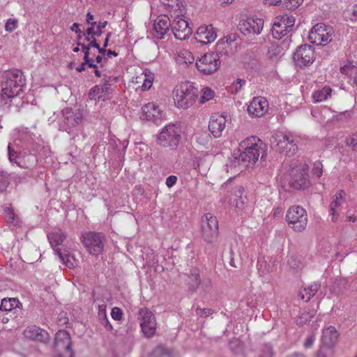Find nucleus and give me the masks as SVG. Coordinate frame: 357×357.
Segmentation results:
<instances>
[{"label": "nucleus", "mask_w": 357, "mask_h": 357, "mask_svg": "<svg viewBox=\"0 0 357 357\" xmlns=\"http://www.w3.org/2000/svg\"><path fill=\"white\" fill-rule=\"evenodd\" d=\"M110 84L107 82L102 85H96L89 93V98L91 100H96L106 98V96L110 93Z\"/></svg>", "instance_id": "24"}, {"label": "nucleus", "mask_w": 357, "mask_h": 357, "mask_svg": "<svg viewBox=\"0 0 357 357\" xmlns=\"http://www.w3.org/2000/svg\"><path fill=\"white\" fill-rule=\"evenodd\" d=\"M180 108L188 109L195 102L199 91L194 83L184 82L180 84Z\"/></svg>", "instance_id": "11"}, {"label": "nucleus", "mask_w": 357, "mask_h": 357, "mask_svg": "<svg viewBox=\"0 0 357 357\" xmlns=\"http://www.w3.org/2000/svg\"><path fill=\"white\" fill-rule=\"evenodd\" d=\"M226 117L224 115L214 114L211 116L208 129L214 136L218 138L222 135V132L225 128Z\"/></svg>", "instance_id": "20"}, {"label": "nucleus", "mask_w": 357, "mask_h": 357, "mask_svg": "<svg viewBox=\"0 0 357 357\" xmlns=\"http://www.w3.org/2000/svg\"><path fill=\"white\" fill-rule=\"evenodd\" d=\"M264 20L261 18H247L239 22L238 29L245 36L252 37L261 33Z\"/></svg>", "instance_id": "14"}, {"label": "nucleus", "mask_w": 357, "mask_h": 357, "mask_svg": "<svg viewBox=\"0 0 357 357\" xmlns=\"http://www.w3.org/2000/svg\"><path fill=\"white\" fill-rule=\"evenodd\" d=\"M268 101L261 97L254 98L248 107V112L255 117L263 116L268 110Z\"/></svg>", "instance_id": "19"}, {"label": "nucleus", "mask_w": 357, "mask_h": 357, "mask_svg": "<svg viewBox=\"0 0 357 357\" xmlns=\"http://www.w3.org/2000/svg\"><path fill=\"white\" fill-rule=\"evenodd\" d=\"M345 196L344 191L339 190L333 197L330 204L329 215L331 216L333 222H336L339 219L343 205L345 204Z\"/></svg>", "instance_id": "17"}, {"label": "nucleus", "mask_w": 357, "mask_h": 357, "mask_svg": "<svg viewBox=\"0 0 357 357\" xmlns=\"http://www.w3.org/2000/svg\"><path fill=\"white\" fill-rule=\"evenodd\" d=\"M243 188L242 186H238L236 188L234 192V202H235L236 206L239 209H243L246 204V196H243Z\"/></svg>", "instance_id": "34"}, {"label": "nucleus", "mask_w": 357, "mask_h": 357, "mask_svg": "<svg viewBox=\"0 0 357 357\" xmlns=\"http://www.w3.org/2000/svg\"><path fill=\"white\" fill-rule=\"evenodd\" d=\"M347 287V281L342 278H336L332 286L331 287V291L335 295L339 296L343 293V291Z\"/></svg>", "instance_id": "35"}, {"label": "nucleus", "mask_w": 357, "mask_h": 357, "mask_svg": "<svg viewBox=\"0 0 357 357\" xmlns=\"http://www.w3.org/2000/svg\"><path fill=\"white\" fill-rule=\"evenodd\" d=\"M353 112L351 110H346L342 112L337 113L334 116L337 121H347L352 116Z\"/></svg>", "instance_id": "47"}, {"label": "nucleus", "mask_w": 357, "mask_h": 357, "mask_svg": "<svg viewBox=\"0 0 357 357\" xmlns=\"http://www.w3.org/2000/svg\"><path fill=\"white\" fill-rule=\"evenodd\" d=\"M152 86V78H144V83L142 86L143 91L148 90Z\"/></svg>", "instance_id": "61"}, {"label": "nucleus", "mask_w": 357, "mask_h": 357, "mask_svg": "<svg viewBox=\"0 0 357 357\" xmlns=\"http://www.w3.org/2000/svg\"><path fill=\"white\" fill-rule=\"evenodd\" d=\"M9 184L8 174L6 172H0V192L6 190Z\"/></svg>", "instance_id": "44"}, {"label": "nucleus", "mask_w": 357, "mask_h": 357, "mask_svg": "<svg viewBox=\"0 0 357 357\" xmlns=\"http://www.w3.org/2000/svg\"><path fill=\"white\" fill-rule=\"evenodd\" d=\"M150 357H174L173 351L162 345H158L153 349Z\"/></svg>", "instance_id": "37"}, {"label": "nucleus", "mask_w": 357, "mask_h": 357, "mask_svg": "<svg viewBox=\"0 0 357 357\" xmlns=\"http://www.w3.org/2000/svg\"><path fill=\"white\" fill-rule=\"evenodd\" d=\"M289 184L296 190H303L310 185L308 167L303 163H298L291 167L289 172Z\"/></svg>", "instance_id": "3"}, {"label": "nucleus", "mask_w": 357, "mask_h": 357, "mask_svg": "<svg viewBox=\"0 0 357 357\" xmlns=\"http://www.w3.org/2000/svg\"><path fill=\"white\" fill-rule=\"evenodd\" d=\"M13 97H8L3 93L0 94V112L4 110L5 107L8 104L9 100Z\"/></svg>", "instance_id": "54"}, {"label": "nucleus", "mask_w": 357, "mask_h": 357, "mask_svg": "<svg viewBox=\"0 0 357 357\" xmlns=\"http://www.w3.org/2000/svg\"><path fill=\"white\" fill-rule=\"evenodd\" d=\"M47 238L50 245H61L66 238V234L60 229L50 233Z\"/></svg>", "instance_id": "32"}, {"label": "nucleus", "mask_w": 357, "mask_h": 357, "mask_svg": "<svg viewBox=\"0 0 357 357\" xmlns=\"http://www.w3.org/2000/svg\"><path fill=\"white\" fill-rule=\"evenodd\" d=\"M201 229L204 241L212 243L217 238L218 233V222L216 217L210 213L204 214L201 220Z\"/></svg>", "instance_id": "7"}, {"label": "nucleus", "mask_w": 357, "mask_h": 357, "mask_svg": "<svg viewBox=\"0 0 357 357\" xmlns=\"http://www.w3.org/2000/svg\"><path fill=\"white\" fill-rule=\"evenodd\" d=\"M194 62L195 56L190 51L185 49L180 51V65L188 67L190 65H193Z\"/></svg>", "instance_id": "38"}, {"label": "nucleus", "mask_w": 357, "mask_h": 357, "mask_svg": "<svg viewBox=\"0 0 357 357\" xmlns=\"http://www.w3.org/2000/svg\"><path fill=\"white\" fill-rule=\"evenodd\" d=\"M160 1L170 11L178 10V0H160Z\"/></svg>", "instance_id": "45"}, {"label": "nucleus", "mask_w": 357, "mask_h": 357, "mask_svg": "<svg viewBox=\"0 0 357 357\" xmlns=\"http://www.w3.org/2000/svg\"><path fill=\"white\" fill-rule=\"evenodd\" d=\"M334 34L333 28L324 23H317L310 31L308 38L311 43L317 45H325L329 43Z\"/></svg>", "instance_id": "6"}, {"label": "nucleus", "mask_w": 357, "mask_h": 357, "mask_svg": "<svg viewBox=\"0 0 357 357\" xmlns=\"http://www.w3.org/2000/svg\"><path fill=\"white\" fill-rule=\"evenodd\" d=\"M52 249L54 252L56 253L61 261L68 268H73L74 266V258L73 256L69 255L68 252L59 248L54 249L52 247Z\"/></svg>", "instance_id": "33"}, {"label": "nucleus", "mask_w": 357, "mask_h": 357, "mask_svg": "<svg viewBox=\"0 0 357 357\" xmlns=\"http://www.w3.org/2000/svg\"><path fill=\"white\" fill-rule=\"evenodd\" d=\"M22 307V304L17 298H3L1 303L0 310L2 311L10 312L12 310L15 308H20Z\"/></svg>", "instance_id": "27"}, {"label": "nucleus", "mask_w": 357, "mask_h": 357, "mask_svg": "<svg viewBox=\"0 0 357 357\" xmlns=\"http://www.w3.org/2000/svg\"><path fill=\"white\" fill-rule=\"evenodd\" d=\"M293 59L295 64L300 68L309 66L315 59L314 48L310 45L298 47L294 53Z\"/></svg>", "instance_id": "13"}, {"label": "nucleus", "mask_w": 357, "mask_h": 357, "mask_svg": "<svg viewBox=\"0 0 357 357\" xmlns=\"http://www.w3.org/2000/svg\"><path fill=\"white\" fill-rule=\"evenodd\" d=\"M274 351L271 344H262L258 351V357H273Z\"/></svg>", "instance_id": "39"}, {"label": "nucleus", "mask_w": 357, "mask_h": 357, "mask_svg": "<svg viewBox=\"0 0 357 357\" xmlns=\"http://www.w3.org/2000/svg\"><path fill=\"white\" fill-rule=\"evenodd\" d=\"M236 36L235 35H229L227 36L226 40H222L219 41L216 44V50L217 52L219 54H226L228 52V49L229 48V45H231V43H232L235 40Z\"/></svg>", "instance_id": "36"}, {"label": "nucleus", "mask_w": 357, "mask_h": 357, "mask_svg": "<svg viewBox=\"0 0 357 357\" xmlns=\"http://www.w3.org/2000/svg\"><path fill=\"white\" fill-rule=\"evenodd\" d=\"M240 146L244 151L241 152L238 157H235L239 165L242 164L245 167L254 165L259 155L261 159L265 156L266 145L257 137H248L241 142Z\"/></svg>", "instance_id": "1"}, {"label": "nucleus", "mask_w": 357, "mask_h": 357, "mask_svg": "<svg viewBox=\"0 0 357 357\" xmlns=\"http://www.w3.org/2000/svg\"><path fill=\"white\" fill-rule=\"evenodd\" d=\"M107 21H105V22H99L98 24H97V29L96 31V36L97 37H99L102 35V29L104 28H105V26H107Z\"/></svg>", "instance_id": "56"}, {"label": "nucleus", "mask_w": 357, "mask_h": 357, "mask_svg": "<svg viewBox=\"0 0 357 357\" xmlns=\"http://www.w3.org/2000/svg\"><path fill=\"white\" fill-rule=\"evenodd\" d=\"M17 26V20L10 18L5 24V29L8 32L13 31Z\"/></svg>", "instance_id": "50"}, {"label": "nucleus", "mask_w": 357, "mask_h": 357, "mask_svg": "<svg viewBox=\"0 0 357 357\" xmlns=\"http://www.w3.org/2000/svg\"><path fill=\"white\" fill-rule=\"evenodd\" d=\"M348 144L352 146V149L357 151V133L352 135Z\"/></svg>", "instance_id": "60"}, {"label": "nucleus", "mask_w": 357, "mask_h": 357, "mask_svg": "<svg viewBox=\"0 0 357 357\" xmlns=\"http://www.w3.org/2000/svg\"><path fill=\"white\" fill-rule=\"evenodd\" d=\"M26 80L22 70L14 69L6 71L2 75V92L8 97H15L24 92Z\"/></svg>", "instance_id": "2"}, {"label": "nucleus", "mask_w": 357, "mask_h": 357, "mask_svg": "<svg viewBox=\"0 0 357 357\" xmlns=\"http://www.w3.org/2000/svg\"><path fill=\"white\" fill-rule=\"evenodd\" d=\"M54 350V357H75L71 337L68 332L61 330L56 333Z\"/></svg>", "instance_id": "5"}, {"label": "nucleus", "mask_w": 357, "mask_h": 357, "mask_svg": "<svg viewBox=\"0 0 357 357\" xmlns=\"http://www.w3.org/2000/svg\"><path fill=\"white\" fill-rule=\"evenodd\" d=\"M333 351L331 348L323 347L318 351L317 357H332Z\"/></svg>", "instance_id": "51"}, {"label": "nucleus", "mask_w": 357, "mask_h": 357, "mask_svg": "<svg viewBox=\"0 0 357 357\" xmlns=\"http://www.w3.org/2000/svg\"><path fill=\"white\" fill-rule=\"evenodd\" d=\"M5 217L8 222H11L15 219V214L13 209L8 208L5 211Z\"/></svg>", "instance_id": "55"}, {"label": "nucleus", "mask_w": 357, "mask_h": 357, "mask_svg": "<svg viewBox=\"0 0 357 357\" xmlns=\"http://www.w3.org/2000/svg\"><path fill=\"white\" fill-rule=\"evenodd\" d=\"M8 159L10 162L18 164L17 153L14 149H12L10 144L8 146Z\"/></svg>", "instance_id": "53"}, {"label": "nucleus", "mask_w": 357, "mask_h": 357, "mask_svg": "<svg viewBox=\"0 0 357 357\" xmlns=\"http://www.w3.org/2000/svg\"><path fill=\"white\" fill-rule=\"evenodd\" d=\"M257 266L261 275H266L273 271V267L264 259L258 260Z\"/></svg>", "instance_id": "41"}, {"label": "nucleus", "mask_w": 357, "mask_h": 357, "mask_svg": "<svg viewBox=\"0 0 357 357\" xmlns=\"http://www.w3.org/2000/svg\"><path fill=\"white\" fill-rule=\"evenodd\" d=\"M303 2V0H287L284 2V6L288 10H295Z\"/></svg>", "instance_id": "46"}, {"label": "nucleus", "mask_w": 357, "mask_h": 357, "mask_svg": "<svg viewBox=\"0 0 357 357\" xmlns=\"http://www.w3.org/2000/svg\"><path fill=\"white\" fill-rule=\"evenodd\" d=\"M196 314L202 318H206L213 314V311L211 308H200L197 307Z\"/></svg>", "instance_id": "48"}, {"label": "nucleus", "mask_w": 357, "mask_h": 357, "mask_svg": "<svg viewBox=\"0 0 357 357\" xmlns=\"http://www.w3.org/2000/svg\"><path fill=\"white\" fill-rule=\"evenodd\" d=\"M141 330L146 338H151L155 334L156 319L155 315L147 307L140 308L137 313Z\"/></svg>", "instance_id": "8"}, {"label": "nucleus", "mask_w": 357, "mask_h": 357, "mask_svg": "<svg viewBox=\"0 0 357 357\" xmlns=\"http://www.w3.org/2000/svg\"><path fill=\"white\" fill-rule=\"evenodd\" d=\"M62 125L61 130L68 131V129L79 125L82 121V113L79 109L66 108L62 111Z\"/></svg>", "instance_id": "15"}, {"label": "nucleus", "mask_w": 357, "mask_h": 357, "mask_svg": "<svg viewBox=\"0 0 357 357\" xmlns=\"http://www.w3.org/2000/svg\"><path fill=\"white\" fill-rule=\"evenodd\" d=\"M288 226L294 231H303L307 224V214L301 206H292L289 208L286 214Z\"/></svg>", "instance_id": "4"}, {"label": "nucleus", "mask_w": 357, "mask_h": 357, "mask_svg": "<svg viewBox=\"0 0 357 357\" xmlns=\"http://www.w3.org/2000/svg\"><path fill=\"white\" fill-rule=\"evenodd\" d=\"M332 89L329 86H324L321 89L315 91L312 98L314 102H319L326 100L331 96Z\"/></svg>", "instance_id": "31"}, {"label": "nucleus", "mask_w": 357, "mask_h": 357, "mask_svg": "<svg viewBox=\"0 0 357 357\" xmlns=\"http://www.w3.org/2000/svg\"><path fill=\"white\" fill-rule=\"evenodd\" d=\"M271 142L277 151L289 156L294 155L298 149L293 137L283 133L275 134Z\"/></svg>", "instance_id": "10"}, {"label": "nucleus", "mask_w": 357, "mask_h": 357, "mask_svg": "<svg viewBox=\"0 0 357 357\" xmlns=\"http://www.w3.org/2000/svg\"><path fill=\"white\" fill-rule=\"evenodd\" d=\"M308 319V314H302L301 316H300L296 319V324L299 326H303Z\"/></svg>", "instance_id": "58"}, {"label": "nucleus", "mask_w": 357, "mask_h": 357, "mask_svg": "<svg viewBox=\"0 0 357 357\" xmlns=\"http://www.w3.org/2000/svg\"><path fill=\"white\" fill-rule=\"evenodd\" d=\"M338 332L333 326H329L323 330L322 342L324 347L330 348L333 346L338 338Z\"/></svg>", "instance_id": "25"}, {"label": "nucleus", "mask_w": 357, "mask_h": 357, "mask_svg": "<svg viewBox=\"0 0 357 357\" xmlns=\"http://www.w3.org/2000/svg\"><path fill=\"white\" fill-rule=\"evenodd\" d=\"M271 31L273 37L275 39L280 40L283 36H286L289 32V30L278 20V18H277L273 24Z\"/></svg>", "instance_id": "28"}, {"label": "nucleus", "mask_w": 357, "mask_h": 357, "mask_svg": "<svg viewBox=\"0 0 357 357\" xmlns=\"http://www.w3.org/2000/svg\"><path fill=\"white\" fill-rule=\"evenodd\" d=\"M350 19L353 22H357V4L354 5L352 8Z\"/></svg>", "instance_id": "62"}, {"label": "nucleus", "mask_w": 357, "mask_h": 357, "mask_svg": "<svg viewBox=\"0 0 357 357\" xmlns=\"http://www.w3.org/2000/svg\"><path fill=\"white\" fill-rule=\"evenodd\" d=\"M88 252L92 255H98L102 252L103 247H86Z\"/></svg>", "instance_id": "57"}, {"label": "nucleus", "mask_w": 357, "mask_h": 357, "mask_svg": "<svg viewBox=\"0 0 357 357\" xmlns=\"http://www.w3.org/2000/svg\"><path fill=\"white\" fill-rule=\"evenodd\" d=\"M80 239L84 245H103L105 243V236L101 232H84Z\"/></svg>", "instance_id": "22"}, {"label": "nucleus", "mask_w": 357, "mask_h": 357, "mask_svg": "<svg viewBox=\"0 0 357 357\" xmlns=\"http://www.w3.org/2000/svg\"><path fill=\"white\" fill-rule=\"evenodd\" d=\"M23 335L28 340L41 344H47L50 340L49 333L36 325H30L26 327L23 331Z\"/></svg>", "instance_id": "16"}, {"label": "nucleus", "mask_w": 357, "mask_h": 357, "mask_svg": "<svg viewBox=\"0 0 357 357\" xmlns=\"http://www.w3.org/2000/svg\"><path fill=\"white\" fill-rule=\"evenodd\" d=\"M170 26L169 19L166 15L158 16L153 23L155 36L158 38H162Z\"/></svg>", "instance_id": "23"}, {"label": "nucleus", "mask_w": 357, "mask_h": 357, "mask_svg": "<svg viewBox=\"0 0 357 357\" xmlns=\"http://www.w3.org/2000/svg\"><path fill=\"white\" fill-rule=\"evenodd\" d=\"M77 45L82 47V50L84 54V60H85L86 63H89V67L96 68V64L94 63V60L90 57L91 50L89 49V46H86L85 44L82 43L81 42H77Z\"/></svg>", "instance_id": "40"}, {"label": "nucleus", "mask_w": 357, "mask_h": 357, "mask_svg": "<svg viewBox=\"0 0 357 357\" xmlns=\"http://www.w3.org/2000/svg\"><path fill=\"white\" fill-rule=\"evenodd\" d=\"M278 20L282 23L289 31L291 29L295 23V18L292 15H283Z\"/></svg>", "instance_id": "43"}, {"label": "nucleus", "mask_w": 357, "mask_h": 357, "mask_svg": "<svg viewBox=\"0 0 357 357\" xmlns=\"http://www.w3.org/2000/svg\"><path fill=\"white\" fill-rule=\"evenodd\" d=\"M217 38L215 29L211 26H201L196 32L195 39L203 44H208L213 42Z\"/></svg>", "instance_id": "21"}, {"label": "nucleus", "mask_w": 357, "mask_h": 357, "mask_svg": "<svg viewBox=\"0 0 357 357\" xmlns=\"http://www.w3.org/2000/svg\"><path fill=\"white\" fill-rule=\"evenodd\" d=\"M177 177L176 176L172 175L167 178L166 179V185L167 187L171 188L176 183Z\"/></svg>", "instance_id": "59"}, {"label": "nucleus", "mask_w": 357, "mask_h": 357, "mask_svg": "<svg viewBox=\"0 0 357 357\" xmlns=\"http://www.w3.org/2000/svg\"><path fill=\"white\" fill-rule=\"evenodd\" d=\"M189 24L188 20L184 17L183 10L180 8V29L183 28V29L181 30V32L183 33V36H181L180 35V40H186L192 35V29L189 26Z\"/></svg>", "instance_id": "29"}, {"label": "nucleus", "mask_w": 357, "mask_h": 357, "mask_svg": "<svg viewBox=\"0 0 357 357\" xmlns=\"http://www.w3.org/2000/svg\"><path fill=\"white\" fill-rule=\"evenodd\" d=\"M220 55L217 52L206 53L202 56L195 63V66L199 71L204 75H211L215 73L220 65Z\"/></svg>", "instance_id": "9"}, {"label": "nucleus", "mask_w": 357, "mask_h": 357, "mask_svg": "<svg viewBox=\"0 0 357 357\" xmlns=\"http://www.w3.org/2000/svg\"><path fill=\"white\" fill-rule=\"evenodd\" d=\"M323 173V165L320 161H316L314 163L312 168V174L317 176L320 177Z\"/></svg>", "instance_id": "49"}, {"label": "nucleus", "mask_w": 357, "mask_h": 357, "mask_svg": "<svg viewBox=\"0 0 357 357\" xmlns=\"http://www.w3.org/2000/svg\"><path fill=\"white\" fill-rule=\"evenodd\" d=\"M213 97H214V91L208 87H205V88L202 89V95L200 97V102L204 103V102L213 99Z\"/></svg>", "instance_id": "42"}, {"label": "nucleus", "mask_w": 357, "mask_h": 357, "mask_svg": "<svg viewBox=\"0 0 357 357\" xmlns=\"http://www.w3.org/2000/svg\"><path fill=\"white\" fill-rule=\"evenodd\" d=\"M111 316L113 319L121 321L123 319L122 310L119 307H114L112 309Z\"/></svg>", "instance_id": "52"}, {"label": "nucleus", "mask_w": 357, "mask_h": 357, "mask_svg": "<svg viewBox=\"0 0 357 357\" xmlns=\"http://www.w3.org/2000/svg\"><path fill=\"white\" fill-rule=\"evenodd\" d=\"M158 142L161 146L176 149L178 145V127L176 124L166 126L158 137Z\"/></svg>", "instance_id": "12"}, {"label": "nucleus", "mask_w": 357, "mask_h": 357, "mask_svg": "<svg viewBox=\"0 0 357 357\" xmlns=\"http://www.w3.org/2000/svg\"><path fill=\"white\" fill-rule=\"evenodd\" d=\"M321 284L319 282H314L311 285L308 286L307 288L304 289L305 294L300 292L299 297L304 300L305 302L309 301L320 289Z\"/></svg>", "instance_id": "30"}, {"label": "nucleus", "mask_w": 357, "mask_h": 357, "mask_svg": "<svg viewBox=\"0 0 357 357\" xmlns=\"http://www.w3.org/2000/svg\"><path fill=\"white\" fill-rule=\"evenodd\" d=\"M186 282L188 291L192 294L195 292L200 284L199 272L197 268L190 270V275L188 276Z\"/></svg>", "instance_id": "26"}, {"label": "nucleus", "mask_w": 357, "mask_h": 357, "mask_svg": "<svg viewBox=\"0 0 357 357\" xmlns=\"http://www.w3.org/2000/svg\"><path fill=\"white\" fill-rule=\"evenodd\" d=\"M142 119L152 121L155 124L160 123L163 117L162 111L153 102H149L142 108Z\"/></svg>", "instance_id": "18"}, {"label": "nucleus", "mask_w": 357, "mask_h": 357, "mask_svg": "<svg viewBox=\"0 0 357 357\" xmlns=\"http://www.w3.org/2000/svg\"><path fill=\"white\" fill-rule=\"evenodd\" d=\"M101 324L105 326V328L108 331H112L113 329V327L112 324H110L109 321L108 320V318L102 320Z\"/></svg>", "instance_id": "63"}, {"label": "nucleus", "mask_w": 357, "mask_h": 357, "mask_svg": "<svg viewBox=\"0 0 357 357\" xmlns=\"http://www.w3.org/2000/svg\"><path fill=\"white\" fill-rule=\"evenodd\" d=\"M79 24L77 22H75L73 24V25L70 27V30L72 31L75 32L76 33H82L81 29L79 28Z\"/></svg>", "instance_id": "64"}]
</instances>
